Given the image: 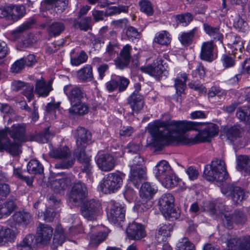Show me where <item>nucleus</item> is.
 I'll list each match as a JSON object with an SVG mask.
<instances>
[{
  "mask_svg": "<svg viewBox=\"0 0 250 250\" xmlns=\"http://www.w3.org/2000/svg\"><path fill=\"white\" fill-rule=\"evenodd\" d=\"M147 130L153 138L152 144L158 149L173 142L188 144V140L183 134L189 130L199 131L197 143L208 142L218 133V127L213 123L175 120H156L148 124Z\"/></svg>",
  "mask_w": 250,
  "mask_h": 250,
  "instance_id": "f257e3e1",
  "label": "nucleus"
},
{
  "mask_svg": "<svg viewBox=\"0 0 250 250\" xmlns=\"http://www.w3.org/2000/svg\"><path fill=\"white\" fill-rule=\"evenodd\" d=\"M25 127L24 124H17L10 128L0 130V152L5 151L13 156L19 155L21 144L26 140Z\"/></svg>",
  "mask_w": 250,
  "mask_h": 250,
  "instance_id": "f03ea898",
  "label": "nucleus"
},
{
  "mask_svg": "<svg viewBox=\"0 0 250 250\" xmlns=\"http://www.w3.org/2000/svg\"><path fill=\"white\" fill-rule=\"evenodd\" d=\"M50 156L55 159L60 160L55 165L57 169H68L73 167L75 158L72 156L71 150L66 146H60L54 148L50 152Z\"/></svg>",
  "mask_w": 250,
  "mask_h": 250,
  "instance_id": "7ed1b4c3",
  "label": "nucleus"
},
{
  "mask_svg": "<svg viewBox=\"0 0 250 250\" xmlns=\"http://www.w3.org/2000/svg\"><path fill=\"white\" fill-rule=\"evenodd\" d=\"M204 175L209 181L221 182L228 177L225 162L222 160L216 159L212 161L210 166V169L205 167Z\"/></svg>",
  "mask_w": 250,
  "mask_h": 250,
  "instance_id": "20e7f679",
  "label": "nucleus"
},
{
  "mask_svg": "<svg viewBox=\"0 0 250 250\" xmlns=\"http://www.w3.org/2000/svg\"><path fill=\"white\" fill-rule=\"evenodd\" d=\"M174 197L170 193L163 195L158 202V205L162 214L166 219L170 221L177 219L180 215L179 210L174 208Z\"/></svg>",
  "mask_w": 250,
  "mask_h": 250,
  "instance_id": "39448f33",
  "label": "nucleus"
},
{
  "mask_svg": "<svg viewBox=\"0 0 250 250\" xmlns=\"http://www.w3.org/2000/svg\"><path fill=\"white\" fill-rule=\"evenodd\" d=\"M123 176L124 174L119 173H108L101 183V191L105 194L115 192L123 185Z\"/></svg>",
  "mask_w": 250,
  "mask_h": 250,
  "instance_id": "423d86ee",
  "label": "nucleus"
},
{
  "mask_svg": "<svg viewBox=\"0 0 250 250\" xmlns=\"http://www.w3.org/2000/svg\"><path fill=\"white\" fill-rule=\"evenodd\" d=\"M225 240L228 250H250V235L244 236L242 239L229 233L222 236Z\"/></svg>",
  "mask_w": 250,
  "mask_h": 250,
  "instance_id": "0eeeda50",
  "label": "nucleus"
},
{
  "mask_svg": "<svg viewBox=\"0 0 250 250\" xmlns=\"http://www.w3.org/2000/svg\"><path fill=\"white\" fill-rule=\"evenodd\" d=\"M109 209L107 218L109 222L120 226L125 219V207L115 201H110L108 205Z\"/></svg>",
  "mask_w": 250,
  "mask_h": 250,
  "instance_id": "6e6552de",
  "label": "nucleus"
},
{
  "mask_svg": "<svg viewBox=\"0 0 250 250\" xmlns=\"http://www.w3.org/2000/svg\"><path fill=\"white\" fill-rule=\"evenodd\" d=\"M81 214L88 220H94L102 212L101 204L94 199L86 201L81 208Z\"/></svg>",
  "mask_w": 250,
  "mask_h": 250,
  "instance_id": "1a4fd4ad",
  "label": "nucleus"
},
{
  "mask_svg": "<svg viewBox=\"0 0 250 250\" xmlns=\"http://www.w3.org/2000/svg\"><path fill=\"white\" fill-rule=\"evenodd\" d=\"M87 189L85 184L78 181L74 184L69 195V200L72 204L79 206L87 196Z\"/></svg>",
  "mask_w": 250,
  "mask_h": 250,
  "instance_id": "9d476101",
  "label": "nucleus"
},
{
  "mask_svg": "<svg viewBox=\"0 0 250 250\" xmlns=\"http://www.w3.org/2000/svg\"><path fill=\"white\" fill-rule=\"evenodd\" d=\"M221 217L224 225L228 229H232L234 223L241 225L245 224L247 220L245 213L239 209L235 210L232 214L227 212L222 213Z\"/></svg>",
  "mask_w": 250,
  "mask_h": 250,
  "instance_id": "9b49d317",
  "label": "nucleus"
},
{
  "mask_svg": "<svg viewBox=\"0 0 250 250\" xmlns=\"http://www.w3.org/2000/svg\"><path fill=\"white\" fill-rule=\"evenodd\" d=\"M223 194L231 199L234 203L238 204L245 197V192L241 187L233 184H225L221 188Z\"/></svg>",
  "mask_w": 250,
  "mask_h": 250,
  "instance_id": "f8f14e48",
  "label": "nucleus"
},
{
  "mask_svg": "<svg viewBox=\"0 0 250 250\" xmlns=\"http://www.w3.org/2000/svg\"><path fill=\"white\" fill-rule=\"evenodd\" d=\"M63 91L70 104L82 101L86 96L83 88L76 85H66L63 87Z\"/></svg>",
  "mask_w": 250,
  "mask_h": 250,
  "instance_id": "ddd939ff",
  "label": "nucleus"
},
{
  "mask_svg": "<svg viewBox=\"0 0 250 250\" xmlns=\"http://www.w3.org/2000/svg\"><path fill=\"white\" fill-rule=\"evenodd\" d=\"M127 236L129 239L139 241L146 236L144 225L140 223L132 222L129 224L126 229Z\"/></svg>",
  "mask_w": 250,
  "mask_h": 250,
  "instance_id": "4468645a",
  "label": "nucleus"
},
{
  "mask_svg": "<svg viewBox=\"0 0 250 250\" xmlns=\"http://www.w3.org/2000/svg\"><path fill=\"white\" fill-rule=\"evenodd\" d=\"M53 234V229L49 225L40 223L37 229L36 240L38 243H48Z\"/></svg>",
  "mask_w": 250,
  "mask_h": 250,
  "instance_id": "2eb2a0df",
  "label": "nucleus"
},
{
  "mask_svg": "<svg viewBox=\"0 0 250 250\" xmlns=\"http://www.w3.org/2000/svg\"><path fill=\"white\" fill-rule=\"evenodd\" d=\"M86 146H77L74 151V157L83 165L82 168L83 172L88 174L91 170L90 158L85 153V149Z\"/></svg>",
  "mask_w": 250,
  "mask_h": 250,
  "instance_id": "dca6fc26",
  "label": "nucleus"
},
{
  "mask_svg": "<svg viewBox=\"0 0 250 250\" xmlns=\"http://www.w3.org/2000/svg\"><path fill=\"white\" fill-rule=\"evenodd\" d=\"M131 50L132 47L129 44H126L123 47L120 51L119 57L115 60L117 68L123 69L128 66L131 58Z\"/></svg>",
  "mask_w": 250,
  "mask_h": 250,
  "instance_id": "f3484780",
  "label": "nucleus"
},
{
  "mask_svg": "<svg viewBox=\"0 0 250 250\" xmlns=\"http://www.w3.org/2000/svg\"><path fill=\"white\" fill-rule=\"evenodd\" d=\"M163 62V61L161 58H158L152 63L142 66L140 70L142 72L146 73L150 76H159L165 69Z\"/></svg>",
  "mask_w": 250,
  "mask_h": 250,
  "instance_id": "a211bd4d",
  "label": "nucleus"
},
{
  "mask_svg": "<svg viewBox=\"0 0 250 250\" xmlns=\"http://www.w3.org/2000/svg\"><path fill=\"white\" fill-rule=\"evenodd\" d=\"M96 162L99 168L103 171L112 170L115 166L114 158L109 154H102L98 155Z\"/></svg>",
  "mask_w": 250,
  "mask_h": 250,
  "instance_id": "6ab92c4d",
  "label": "nucleus"
},
{
  "mask_svg": "<svg viewBox=\"0 0 250 250\" xmlns=\"http://www.w3.org/2000/svg\"><path fill=\"white\" fill-rule=\"evenodd\" d=\"M146 179V168L130 169L129 180L137 188Z\"/></svg>",
  "mask_w": 250,
  "mask_h": 250,
  "instance_id": "aec40b11",
  "label": "nucleus"
},
{
  "mask_svg": "<svg viewBox=\"0 0 250 250\" xmlns=\"http://www.w3.org/2000/svg\"><path fill=\"white\" fill-rule=\"evenodd\" d=\"M127 103L133 112H138L144 106V97L136 92H133L128 98Z\"/></svg>",
  "mask_w": 250,
  "mask_h": 250,
  "instance_id": "412c9836",
  "label": "nucleus"
},
{
  "mask_svg": "<svg viewBox=\"0 0 250 250\" xmlns=\"http://www.w3.org/2000/svg\"><path fill=\"white\" fill-rule=\"evenodd\" d=\"M12 218L15 224L23 227H26L32 221L30 213L25 210L16 212L13 215Z\"/></svg>",
  "mask_w": 250,
  "mask_h": 250,
  "instance_id": "4be33fe9",
  "label": "nucleus"
},
{
  "mask_svg": "<svg viewBox=\"0 0 250 250\" xmlns=\"http://www.w3.org/2000/svg\"><path fill=\"white\" fill-rule=\"evenodd\" d=\"M74 179V176L70 175L61 179H55L51 183V188L55 192H60L70 186Z\"/></svg>",
  "mask_w": 250,
  "mask_h": 250,
  "instance_id": "5701e85b",
  "label": "nucleus"
},
{
  "mask_svg": "<svg viewBox=\"0 0 250 250\" xmlns=\"http://www.w3.org/2000/svg\"><path fill=\"white\" fill-rule=\"evenodd\" d=\"M215 46L212 41L204 42L201 49V59L208 62H212L214 59L213 52Z\"/></svg>",
  "mask_w": 250,
  "mask_h": 250,
  "instance_id": "b1692460",
  "label": "nucleus"
},
{
  "mask_svg": "<svg viewBox=\"0 0 250 250\" xmlns=\"http://www.w3.org/2000/svg\"><path fill=\"white\" fill-rule=\"evenodd\" d=\"M16 199H8L0 205V219L9 216L16 208Z\"/></svg>",
  "mask_w": 250,
  "mask_h": 250,
  "instance_id": "393cba45",
  "label": "nucleus"
},
{
  "mask_svg": "<svg viewBox=\"0 0 250 250\" xmlns=\"http://www.w3.org/2000/svg\"><path fill=\"white\" fill-rule=\"evenodd\" d=\"M76 137V144L77 146H86L88 141L90 140L91 133L86 129L82 127H79L76 130L75 134Z\"/></svg>",
  "mask_w": 250,
  "mask_h": 250,
  "instance_id": "a878e982",
  "label": "nucleus"
},
{
  "mask_svg": "<svg viewBox=\"0 0 250 250\" xmlns=\"http://www.w3.org/2000/svg\"><path fill=\"white\" fill-rule=\"evenodd\" d=\"M9 14L8 21H17L21 18L26 13L25 6L23 5H9Z\"/></svg>",
  "mask_w": 250,
  "mask_h": 250,
  "instance_id": "bb28decb",
  "label": "nucleus"
},
{
  "mask_svg": "<svg viewBox=\"0 0 250 250\" xmlns=\"http://www.w3.org/2000/svg\"><path fill=\"white\" fill-rule=\"evenodd\" d=\"M243 128L239 125H235L230 127H225L224 129V135L228 140L233 142L241 137Z\"/></svg>",
  "mask_w": 250,
  "mask_h": 250,
  "instance_id": "cd10ccee",
  "label": "nucleus"
},
{
  "mask_svg": "<svg viewBox=\"0 0 250 250\" xmlns=\"http://www.w3.org/2000/svg\"><path fill=\"white\" fill-rule=\"evenodd\" d=\"M52 90L51 84L46 83L44 80L38 79L36 80L35 92L39 96L47 97Z\"/></svg>",
  "mask_w": 250,
  "mask_h": 250,
  "instance_id": "c85d7f7f",
  "label": "nucleus"
},
{
  "mask_svg": "<svg viewBox=\"0 0 250 250\" xmlns=\"http://www.w3.org/2000/svg\"><path fill=\"white\" fill-rule=\"evenodd\" d=\"M237 168L244 175L250 174V157L247 155H239L237 158Z\"/></svg>",
  "mask_w": 250,
  "mask_h": 250,
  "instance_id": "c756f323",
  "label": "nucleus"
},
{
  "mask_svg": "<svg viewBox=\"0 0 250 250\" xmlns=\"http://www.w3.org/2000/svg\"><path fill=\"white\" fill-rule=\"evenodd\" d=\"M172 169L167 162L163 160L155 167V173L156 177L160 180L167 174H170Z\"/></svg>",
  "mask_w": 250,
  "mask_h": 250,
  "instance_id": "7c9ffc66",
  "label": "nucleus"
},
{
  "mask_svg": "<svg viewBox=\"0 0 250 250\" xmlns=\"http://www.w3.org/2000/svg\"><path fill=\"white\" fill-rule=\"evenodd\" d=\"M71 107L69 109V112L73 115H83L88 112V106L85 103L80 101L78 102L71 103Z\"/></svg>",
  "mask_w": 250,
  "mask_h": 250,
  "instance_id": "2f4dec72",
  "label": "nucleus"
},
{
  "mask_svg": "<svg viewBox=\"0 0 250 250\" xmlns=\"http://www.w3.org/2000/svg\"><path fill=\"white\" fill-rule=\"evenodd\" d=\"M38 243L35 236L32 234L27 235L22 241L17 246L18 250H33L37 243Z\"/></svg>",
  "mask_w": 250,
  "mask_h": 250,
  "instance_id": "473e14b6",
  "label": "nucleus"
},
{
  "mask_svg": "<svg viewBox=\"0 0 250 250\" xmlns=\"http://www.w3.org/2000/svg\"><path fill=\"white\" fill-rule=\"evenodd\" d=\"M77 78L82 83L92 81L93 78L92 66L90 65H86L78 70Z\"/></svg>",
  "mask_w": 250,
  "mask_h": 250,
  "instance_id": "72a5a7b5",
  "label": "nucleus"
},
{
  "mask_svg": "<svg viewBox=\"0 0 250 250\" xmlns=\"http://www.w3.org/2000/svg\"><path fill=\"white\" fill-rule=\"evenodd\" d=\"M43 4L54 7L57 13H62L67 7L68 0H44Z\"/></svg>",
  "mask_w": 250,
  "mask_h": 250,
  "instance_id": "f704fd0d",
  "label": "nucleus"
},
{
  "mask_svg": "<svg viewBox=\"0 0 250 250\" xmlns=\"http://www.w3.org/2000/svg\"><path fill=\"white\" fill-rule=\"evenodd\" d=\"M236 117L240 122L247 125H250V107L242 106L239 107L236 113Z\"/></svg>",
  "mask_w": 250,
  "mask_h": 250,
  "instance_id": "c9c22d12",
  "label": "nucleus"
},
{
  "mask_svg": "<svg viewBox=\"0 0 250 250\" xmlns=\"http://www.w3.org/2000/svg\"><path fill=\"white\" fill-rule=\"evenodd\" d=\"M156 191L149 183L146 182L142 185L140 189V195L143 199L150 200Z\"/></svg>",
  "mask_w": 250,
  "mask_h": 250,
  "instance_id": "e433bc0d",
  "label": "nucleus"
},
{
  "mask_svg": "<svg viewBox=\"0 0 250 250\" xmlns=\"http://www.w3.org/2000/svg\"><path fill=\"white\" fill-rule=\"evenodd\" d=\"M15 232L6 227L0 225V243L11 241L16 237Z\"/></svg>",
  "mask_w": 250,
  "mask_h": 250,
  "instance_id": "4c0bfd02",
  "label": "nucleus"
},
{
  "mask_svg": "<svg viewBox=\"0 0 250 250\" xmlns=\"http://www.w3.org/2000/svg\"><path fill=\"white\" fill-rule=\"evenodd\" d=\"M64 29V24L60 21L54 22L47 27V31L51 37H56L60 35Z\"/></svg>",
  "mask_w": 250,
  "mask_h": 250,
  "instance_id": "58836bf2",
  "label": "nucleus"
},
{
  "mask_svg": "<svg viewBox=\"0 0 250 250\" xmlns=\"http://www.w3.org/2000/svg\"><path fill=\"white\" fill-rule=\"evenodd\" d=\"M91 22L92 19L91 17H85L79 21L77 20H75L73 26L75 28L86 31L92 29Z\"/></svg>",
  "mask_w": 250,
  "mask_h": 250,
  "instance_id": "ea45409f",
  "label": "nucleus"
},
{
  "mask_svg": "<svg viewBox=\"0 0 250 250\" xmlns=\"http://www.w3.org/2000/svg\"><path fill=\"white\" fill-rule=\"evenodd\" d=\"M27 171L32 174H41L43 172V167L37 160H30L27 166Z\"/></svg>",
  "mask_w": 250,
  "mask_h": 250,
  "instance_id": "a19ab883",
  "label": "nucleus"
},
{
  "mask_svg": "<svg viewBox=\"0 0 250 250\" xmlns=\"http://www.w3.org/2000/svg\"><path fill=\"white\" fill-rule=\"evenodd\" d=\"M204 29L205 32L209 36L212 37L214 39H217L222 42L223 36L220 32V29L218 27H213L210 25L205 23L203 25Z\"/></svg>",
  "mask_w": 250,
  "mask_h": 250,
  "instance_id": "79ce46f5",
  "label": "nucleus"
},
{
  "mask_svg": "<svg viewBox=\"0 0 250 250\" xmlns=\"http://www.w3.org/2000/svg\"><path fill=\"white\" fill-rule=\"evenodd\" d=\"M178 180V178L176 177L172 170L170 174H167L159 181L165 187L170 188L177 185Z\"/></svg>",
  "mask_w": 250,
  "mask_h": 250,
  "instance_id": "37998d69",
  "label": "nucleus"
},
{
  "mask_svg": "<svg viewBox=\"0 0 250 250\" xmlns=\"http://www.w3.org/2000/svg\"><path fill=\"white\" fill-rule=\"evenodd\" d=\"M218 206L216 207V205L214 202L208 201L204 203V209L205 211H208L211 215L216 214L217 215H222V213H224L222 209H220L222 205Z\"/></svg>",
  "mask_w": 250,
  "mask_h": 250,
  "instance_id": "c03bdc74",
  "label": "nucleus"
},
{
  "mask_svg": "<svg viewBox=\"0 0 250 250\" xmlns=\"http://www.w3.org/2000/svg\"><path fill=\"white\" fill-rule=\"evenodd\" d=\"M65 235L64 231L61 226H58L55 230L54 237L53 239V244L55 247L58 245L61 246L64 242Z\"/></svg>",
  "mask_w": 250,
  "mask_h": 250,
  "instance_id": "a18cd8bd",
  "label": "nucleus"
},
{
  "mask_svg": "<svg viewBox=\"0 0 250 250\" xmlns=\"http://www.w3.org/2000/svg\"><path fill=\"white\" fill-rule=\"evenodd\" d=\"M119 49V44L117 42L113 41L110 42L106 47L104 53L109 57V58L106 60V61H108L113 59L116 55L118 54Z\"/></svg>",
  "mask_w": 250,
  "mask_h": 250,
  "instance_id": "49530a36",
  "label": "nucleus"
},
{
  "mask_svg": "<svg viewBox=\"0 0 250 250\" xmlns=\"http://www.w3.org/2000/svg\"><path fill=\"white\" fill-rule=\"evenodd\" d=\"M197 28H194L188 32L183 33L179 37L181 43L184 45H188L191 43L194 37Z\"/></svg>",
  "mask_w": 250,
  "mask_h": 250,
  "instance_id": "de8ad7c7",
  "label": "nucleus"
},
{
  "mask_svg": "<svg viewBox=\"0 0 250 250\" xmlns=\"http://www.w3.org/2000/svg\"><path fill=\"white\" fill-rule=\"evenodd\" d=\"M128 7L123 5H119L118 6H110L105 10V17L112 16L114 15L119 14L121 12H127Z\"/></svg>",
  "mask_w": 250,
  "mask_h": 250,
  "instance_id": "09e8293b",
  "label": "nucleus"
},
{
  "mask_svg": "<svg viewBox=\"0 0 250 250\" xmlns=\"http://www.w3.org/2000/svg\"><path fill=\"white\" fill-rule=\"evenodd\" d=\"M233 22V27L238 31L245 32L247 30L248 23L239 15L236 14Z\"/></svg>",
  "mask_w": 250,
  "mask_h": 250,
  "instance_id": "8fccbe9b",
  "label": "nucleus"
},
{
  "mask_svg": "<svg viewBox=\"0 0 250 250\" xmlns=\"http://www.w3.org/2000/svg\"><path fill=\"white\" fill-rule=\"evenodd\" d=\"M131 160L129 163L130 169L138 168H146L144 166V160L139 154H136L130 157Z\"/></svg>",
  "mask_w": 250,
  "mask_h": 250,
  "instance_id": "3c124183",
  "label": "nucleus"
},
{
  "mask_svg": "<svg viewBox=\"0 0 250 250\" xmlns=\"http://www.w3.org/2000/svg\"><path fill=\"white\" fill-rule=\"evenodd\" d=\"M232 41L229 43L232 49L231 53L235 55L238 50L242 52V49L244 48L243 41L240 37L233 36Z\"/></svg>",
  "mask_w": 250,
  "mask_h": 250,
  "instance_id": "603ef678",
  "label": "nucleus"
},
{
  "mask_svg": "<svg viewBox=\"0 0 250 250\" xmlns=\"http://www.w3.org/2000/svg\"><path fill=\"white\" fill-rule=\"evenodd\" d=\"M181 78L183 79V81L179 78H177L175 80L174 86L177 93L180 95L183 93L186 87V82L188 80V76L186 73L181 75Z\"/></svg>",
  "mask_w": 250,
  "mask_h": 250,
  "instance_id": "864d4df0",
  "label": "nucleus"
},
{
  "mask_svg": "<svg viewBox=\"0 0 250 250\" xmlns=\"http://www.w3.org/2000/svg\"><path fill=\"white\" fill-rule=\"evenodd\" d=\"M154 41L161 45L167 46L170 43L171 38L168 32L163 31L155 37Z\"/></svg>",
  "mask_w": 250,
  "mask_h": 250,
  "instance_id": "5fc2aeb1",
  "label": "nucleus"
},
{
  "mask_svg": "<svg viewBox=\"0 0 250 250\" xmlns=\"http://www.w3.org/2000/svg\"><path fill=\"white\" fill-rule=\"evenodd\" d=\"M141 12L147 16H151L154 12L151 2L148 0H141L139 3Z\"/></svg>",
  "mask_w": 250,
  "mask_h": 250,
  "instance_id": "6e6d98bb",
  "label": "nucleus"
},
{
  "mask_svg": "<svg viewBox=\"0 0 250 250\" xmlns=\"http://www.w3.org/2000/svg\"><path fill=\"white\" fill-rule=\"evenodd\" d=\"M106 237V234L103 231L98 232L96 234H92L90 236V244L94 246H97L103 242Z\"/></svg>",
  "mask_w": 250,
  "mask_h": 250,
  "instance_id": "4d7b16f0",
  "label": "nucleus"
},
{
  "mask_svg": "<svg viewBox=\"0 0 250 250\" xmlns=\"http://www.w3.org/2000/svg\"><path fill=\"white\" fill-rule=\"evenodd\" d=\"M176 250H195L193 244L191 243L188 238L184 237L176 245Z\"/></svg>",
  "mask_w": 250,
  "mask_h": 250,
  "instance_id": "13d9d810",
  "label": "nucleus"
},
{
  "mask_svg": "<svg viewBox=\"0 0 250 250\" xmlns=\"http://www.w3.org/2000/svg\"><path fill=\"white\" fill-rule=\"evenodd\" d=\"M87 60V55L84 51H82L79 54L71 58V63L72 65L78 66L85 62Z\"/></svg>",
  "mask_w": 250,
  "mask_h": 250,
  "instance_id": "bf43d9fd",
  "label": "nucleus"
},
{
  "mask_svg": "<svg viewBox=\"0 0 250 250\" xmlns=\"http://www.w3.org/2000/svg\"><path fill=\"white\" fill-rule=\"evenodd\" d=\"M25 62L23 59L17 60L11 66V72L13 73L18 74L21 73L25 67Z\"/></svg>",
  "mask_w": 250,
  "mask_h": 250,
  "instance_id": "052dcab7",
  "label": "nucleus"
},
{
  "mask_svg": "<svg viewBox=\"0 0 250 250\" xmlns=\"http://www.w3.org/2000/svg\"><path fill=\"white\" fill-rule=\"evenodd\" d=\"M57 214L55 208L48 207L45 212H42L41 216H43V220L46 222H50L53 221Z\"/></svg>",
  "mask_w": 250,
  "mask_h": 250,
  "instance_id": "680f3d73",
  "label": "nucleus"
},
{
  "mask_svg": "<svg viewBox=\"0 0 250 250\" xmlns=\"http://www.w3.org/2000/svg\"><path fill=\"white\" fill-rule=\"evenodd\" d=\"M50 137L49 128H46L43 131L36 135V140L40 143H46L49 141Z\"/></svg>",
  "mask_w": 250,
  "mask_h": 250,
  "instance_id": "e2e57ef3",
  "label": "nucleus"
},
{
  "mask_svg": "<svg viewBox=\"0 0 250 250\" xmlns=\"http://www.w3.org/2000/svg\"><path fill=\"white\" fill-rule=\"evenodd\" d=\"M176 18L183 26H187L192 21L193 16L190 13H186L177 16Z\"/></svg>",
  "mask_w": 250,
  "mask_h": 250,
  "instance_id": "0e129e2a",
  "label": "nucleus"
},
{
  "mask_svg": "<svg viewBox=\"0 0 250 250\" xmlns=\"http://www.w3.org/2000/svg\"><path fill=\"white\" fill-rule=\"evenodd\" d=\"M173 229L172 224H165L158 228L157 230L162 233L167 238L170 237V233L172 231Z\"/></svg>",
  "mask_w": 250,
  "mask_h": 250,
  "instance_id": "69168bd1",
  "label": "nucleus"
},
{
  "mask_svg": "<svg viewBox=\"0 0 250 250\" xmlns=\"http://www.w3.org/2000/svg\"><path fill=\"white\" fill-rule=\"evenodd\" d=\"M117 81L118 83V91L120 92L125 91L129 84V80L123 76H118Z\"/></svg>",
  "mask_w": 250,
  "mask_h": 250,
  "instance_id": "338daca9",
  "label": "nucleus"
},
{
  "mask_svg": "<svg viewBox=\"0 0 250 250\" xmlns=\"http://www.w3.org/2000/svg\"><path fill=\"white\" fill-rule=\"evenodd\" d=\"M92 16L95 22H97L103 21L105 17V11H101L94 8L92 11Z\"/></svg>",
  "mask_w": 250,
  "mask_h": 250,
  "instance_id": "774afa93",
  "label": "nucleus"
}]
</instances>
